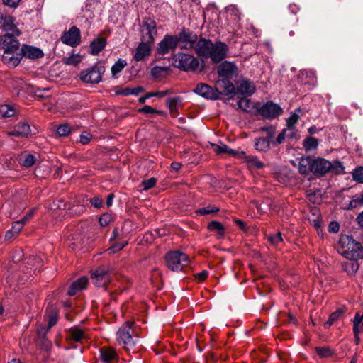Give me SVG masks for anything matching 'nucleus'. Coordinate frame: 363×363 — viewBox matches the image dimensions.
<instances>
[{
    "label": "nucleus",
    "instance_id": "f257e3e1",
    "mask_svg": "<svg viewBox=\"0 0 363 363\" xmlns=\"http://www.w3.org/2000/svg\"><path fill=\"white\" fill-rule=\"evenodd\" d=\"M298 169L301 174L313 173L316 177H322L330 170L336 173L342 172L344 167L339 161H335L332 164L329 160L321 157H303L299 160Z\"/></svg>",
    "mask_w": 363,
    "mask_h": 363
},
{
    "label": "nucleus",
    "instance_id": "f03ea898",
    "mask_svg": "<svg viewBox=\"0 0 363 363\" xmlns=\"http://www.w3.org/2000/svg\"><path fill=\"white\" fill-rule=\"evenodd\" d=\"M228 47L222 42L213 43L211 40L206 38L198 40L195 45L196 54L205 58H210L214 63L222 61L227 55Z\"/></svg>",
    "mask_w": 363,
    "mask_h": 363
},
{
    "label": "nucleus",
    "instance_id": "7ed1b4c3",
    "mask_svg": "<svg viewBox=\"0 0 363 363\" xmlns=\"http://www.w3.org/2000/svg\"><path fill=\"white\" fill-rule=\"evenodd\" d=\"M157 35L156 23L152 19H147L143 23L142 26V40L138 46L134 59L139 62L148 56L150 52V45Z\"/></svg>",
    "mask_w": 363,
    "mask_h": 363
},
{
    "label": "nucleus",
    "instance_id": "20e7f679",
    "mask_svg": "<svg viewBox=\"0 0 363 363\" xmlns=\"http://www.w3.org/2000/svg\"><path fill=\"white\" fill-rule=\"evenodd\" d=\"M337 252L347 259H359L363 257V247L352 237L342 235L340 238Z\"/></svg>",
    "mask_w": 363,
    "mask_h": 363
},
{
    "label": "nucleus",
    "instance_id": "39448f33",
    "mask_svg": "<svg viewBox=\"0 0 363 363\" xmlns=\"http://www.w3.org/2000/svg\"><path fill=\"white\" fill-rule=\"evenodd\" d=\"M172 64L176 68L184 72H201L203 64L194 56L179 52L172 57Z\"/></svg>",
    "mask_w": 363,
    "mask_h": 363
},
{
    "label": "nucleus",
    "instance_id": "423d86ee",
    "mask_svg": "<svg viewBox=\"0 0 363 363\" xmlns=\"http://www.w3.org/2000/svg\"><path fill=\"white\" fill-rule=\"evenodd\" d=\"M117 342L119 345H122L127 351L132 350L137 341V337H133L131 329V323L126 322L124 323L117 332Z\"/></svg>",
    "mask_w": 363,
    "mask_h": 363
},
{
    "label": "nucleus",
    "instance_id": "0eeeda50",
    "mask_svg": "<svg viewBox=\"0 0 363 363\" xmlns=\"http://www.w3.org/2000/svg\"><path fill=\"white\" fill-rule=\"evenodd\" d=\"M167 267L172 271H181L189 264V258L180 251H171L165 255Z\"/></svg>",
    "mask_w": 363,
    "mask_h": 363
},
{
    "label": "nucleus",
    "instance_id": "6e6552de",
    "mask_svg": "<svg viewBox=\"0 0 363 363\" xmlns=\"http://www.w3.org/2000/svg\"><path fill=\"white\" fill-rule=\"evenodd\" d=\"M102 73V68L95 65L82 71L79 77L84 82L97 84L101 80Z\"/></svg>",
    "mask_w": 363,
    "mask_h": 363
},
{
    "label": "nucleus",
    "instance_id": "1a4fd4ad",
    "mask_svg": "<svg viewBox=\"0 0 363 363\" xmlns=\"http://www.w3.org/2000/svg\"><path fill=\"white\" fill-rule=\"evenodd\" d=\"M16 36L10 33L0 35V49L4 51H19L20 43L16 39Z\"/></svg>",
    "mask_w": 363,
    "mask_h": 363
},
{
    "label": "nucleus",
    "instance_id": "9d476101",
    "mask_svg": "<svg viewBox=\"0 0 363 363\" xmlns=\"http://www.w3.org/2000/svg\"><path fill=\"white\" fill-rule=\"evenodd\" d=\"M61 40L64 44L72 47L78 45L81 41L79 29L76 26L71 27L67 31L63 33L61 37Z\"/></svg>",
    "mask_w": 363,
    "mask_h": 363
},
{
    "label": "nucleus",
    "instance_id": "9b49d317",
    "mask_svg": "<svg viewBox=\"0 0 363 363\" xmlns=\"http://www.w3.org/2000/svg\"><path fill=\"white\" fill-rule=\"evenodd\" d=\"M179 43L177 36L165 35L163 40L159 43L157 52L160 55H165L174 50Z\"/></svg>",
    "mask_w": 363,
    "mask_h": 363
},
{
    "label": "nucleus",
    "instance_id": "f8f14e48",
    "mask_svg": "<svg viewBox=\"0 0 363 363\" xmlns=\"http://www.w3.org/2000/svg\"><path fill=\"white\" fill-rule=\"evenodd\" d=\"M91 279L97 286L106 287L111 280L108 269L104 267L96 269L91 274Z\"/></svg>",
    "mask_w": 363,
    "mask_h": 363
},
{
    "label": "nucleus",
    "instance_id": "ddd939ff",
    "mask_svg": "<svg viewBox=\"0 0 363 363\" xmlns=\"http://www.w3.org/2000/svg\"><path fill=\"white\" fill-rule=\"evenodd\" d=\"M194 92L207 99L215 100L218 99L220 92L211 86L206 84H199L194 89Z\"/></svg>",
    "mask_w": 363,
    "mask_h": 363
},
{
    "label": "nucleus",
    "instance_id": "4468645a",
    "mask_svg": "<svg viewBox=\"0 0 363 363\" xmlns=\"http://www.w3.org/2000/svg\"><path fill=\"white\" fill-rule=\"evenodd\" d=\"M259 112L264 118H274L282 113V109L274 103L267 102L261 107Z\"/></svg>",
    "mask_w": 363,
    "mask_h": 363
},
{
    "label": "nucleus",
    "instance_id": "2eb2a0df",
    "mask_svg": "<svg viewBox=\"0 0 363 363\" xmlns=\"http://www.w3.org/2000/svg\"><path fill=\"white\" fill-rule=\"evenodd\" d=\"M22 59L21 50L4 51L2 55V61L9 67H15L20 63Z\"/></svg>",
    "mask_w": 363,
    "mask_h": 363
},
{
    "label": "nucleus",
    "instance_id": "dca6fc26",
    "mask_svg": "<svg viewBox=\"0 0 363 363\" xmlns=\"http://www.w3.org/2000/svg\"><path fill=\"white\" fill-rule=\"evenodd\" d=\"M237 73L236 65L230 62H223L218 67V74L225 79L232 78Z\"/></svg>",
    "mask_w": 363,
    "mask_h": 363
},
{
    "label": "nucleus",
    "instance_id": "f3484780",
    "mask_svg": "<svg viewBox=\"0 0 363 363\" xmlns=\"http://www.w3.org/2000/svg\"><path fill=\"white\" fill-rule=\"evenodd\" d=\"M100 359L104 363H117L118 354L115 348L104 347L100 349Z\"/></svg>",
    "mask_w": 363,
    "mask_h": 363
},
{
    "label": "nucleus",
    "instance_id": "a211bd4d",
    "mask_svg": "<svg viewBox=\"0 0 363 363\" xmlns=\"http://www.w3.org/2000/svg\"><path fill=\"white\" fill-rule=\"evenodd\" d=\"M32 133L34 134L35 132L32 133L30 126L26 122L19 123L15 125L13 130L8 132V135H9L25 138L30 136Z\"/></svg>",
    "mask_w": 363,
    "mask_h": 363
},
{
    "label": "nucleus",
    "instance_id": "6ab92c4d",
    "mask_svg": "<svg viewBox=\"0 0 363 363\" xmlns=\"http://www.w3.org/2000/svg\"><path fill=\"white\" fill-rule=\"evenodd\" d=\"M237 94L250 96L255 91V86L252 82L247 79H241L237 82Z\"/></svg>",
    "mask_w": 363,
    "mask_h": 363
},
{
    "label": "nucleus",
    "instance_id": "aec40b11",
    "mask_svg": "<svg viewBox=\"0 0 363 363\" xmlns=\"http://www.w3.org/2000/svg\"><path fill=\"white\" fill-rule=\"evenodd\" d=\"M179 42L181 41L182 43H184V48H194L195 49V45L197 40V37L196 35H194L191 32L183 30L179 33V35L178 37Z\"/></svg>",
    "mask_w": 363,
    "mask_h": 363
},
{
    "label": "nucleus",
    "instance_id": "412c9836",
    "mask_svg": "<svg viewBox=\"0 0 363 363\" xmlns=\"http://www.w3.org/2000/svg\"><path fill=\"white\" fill-rule=\"evenodd\" d=\"M21 52L22 56L29 59H38L43 56V52L40 48L28 45H23Z\"/></svg>",
    "mask_w": 363,
    "mask_h": 363
},
{
    "label": "nucleus",
    "instance_id": "4be33fe9",
    "mask_svg": "<svg viewBox=\"0 0 363 363\" xmlns=\"http://www.w3.org/2000/svg\"><path fill=\"white\" fill-rule=\"evenodd\" d=\"M0 23L2 24V28L6 33H10V34L14 35H20L21 31L15 26L14 18L13 17L10 16L2 17Z\"/></svg>",
    "mask_w": 363,
    "mask_h": 363
},
{
    "label": "nucleus",
    "instance_id": "5701e85b",
    "mask_svg": "<svg viewBox=\"0 0 363 363\" xmlns=\"http://www.w3.org/2000/svg\"><path fill=\"white\" fill-rule=\"evenodd\" d=\"M212 146L213 147V150L216 154L227 153L232 155L237 158H242V155H245L244 151H239L231 149L223 143L220 145L212 144Z\"/></svg>",
    "mask_w": 363,
    "mask_h": 363
},
{
    "label": "nucleus",
    "instance_id": "b1692460",
    "mask_svg": "<svg viewBox=\"0 0 363 363\" xmlns=\"http://www.w3.org/2000/svg\"><path fill=\"white\" fill-rule=\"evenodd\" d=\"M301 112L300 108H297L293 112L291 116L286 120V126L287 130L291 132V133L288 134V137L293 138L296 136V133H294V127L297 123L298 119L300 118L299 113Z\"/></svg>",
    "mask_w": 363,
    "mask_h": 363
},
{
    "label": "nucleus",
    "instance_id": "393cba45",
    "mask_svg": "<svg viewBox=\"0 0 363 363\" xmlns=\"http://www.w3.org/2000/svg\"><path fill=\"white\" fill-rule=\"evenodd\" d=\"M88 284V279L86 277H82L73 282L68 290L69 296H74L82 289H86Z\"/></svg>",
    "mask_w": 363,
    "mask_h": 363
},
{
    "label": "nucleus",
    "instance_id": "a878e982",
    "mask_svg": "<svg viewBox=\"0 0 363 363\" xmlns=\"http://www.w3.org/2000/svg\"><path fill=\"white\" fill-rule=\"evenodd\" d=\"M106 41L103 38H99L93 40L90 44V53L93 55H98L106 46Z\"/></svg>",
    "mask_w": 363,
    "mask_h": 363
},
{
    "label": "nucleus",
    "instance_id": "bb28decb",
    "mask_svg": "<svg viewBox=\"0 0 363 363\" xmlns=\"http://www.w3.org/2000/svg\"><path fill=\"white\" fill-rule=\"evenodd\" d=\"M69 335L72 340L77 342L86 338L84 331L78 327L71 328L69 330Z\"/></svg>",
    "mask_w": 363,
    "mask_h": 363
},
{
    "label": "nucleus",
    "instance_id": "cd10ccee",
    "mask_svg": "<svg viewBox=\"0 0 363 363\" xmlns=\"http://www.w3.org/2000/svg\"><path fill=\"white\" fill-rule=\"evenodd\" d=\"M343 269L350 275L354 274L359 269L357 259H348L342 263Z\"/></svg>",
    "mask_w": 363,
    "mask_h": 363
},
{
    "label": "nucleus",
    "instance_id": "c85d7f7f",
    "mask_svg": "<svg viewBox=\"0 0 363 363\" xmlns=\"http://www.w3.org/2000/svg\"><path fill=\"white\" fill-rule=\"evenodd\" d=\"M23 227L21 223L18 221L13 222L11 228L6 233L5 238L9 240L16 238L22 230Z\"/></svg>",
    "mask_w": 363,
    "mask_h": 363
},
{
    "label": "nucleus",
    "instance_id": "c756f323",
    "mask_svg": "<svg viewBox=\"0 0 363 363\" xmlns=\"http://www.w3.org/2000/svg\"><path fill=\"white\" fill-rule=\"evenodd\" d=\"M242 159L248 164L250 167H255L256 169H262L264 167V164L259 160L257 157L252 155H242Z\"/></svg>",
    "mask_w": 363,
    "mask_h": 363
},
{
    "label": "nucleus",
    "instance_id": "7c9ffc66",
    "mask_svg": "<svg viewBox=\"0 0 363 363\" xmlns=\"http://www.w3.org/2000/svg\"><path fill=\"white\" fill-rule=\"evenodd\" d=\"M208 229L210 231L216 233L217 235L220 238L225 234V228L218 221H211L208 225Z\"/></svg>",
    "mask_w": 363,
    "mask_h": 363
},
{
    "label": "nucleus",
    "instance_id": "2f4dec72",
    "mask_svg": "<svg viewBox=\"0 0 363 363\" xmlns=\"http://www.w3.org/2000/svg\"><path fill=\"white\" fill-rule=\"evenodd\" d=\"M166 105L171 113H175L177 111L178 107L182 105V99L179 96L168 98Z\"/></svg>",
    "mask_w": 363,
    "mask_h": 363
},
{
    "label": "nucleus",
    "instance_id": "473e14b6",
    "mask_svg": "<svg viewBox=\"0 0 363 363\" xmlns=\"http://www.w3.org/2000/svg\"><path fill=\"white\" fill-rule=\"evenodd\" d=\"M269 138H259L255 141V147L258 151H267L269 149Z\"/></svg>",
    "mask_w": 363,
    "mask_h": 363
},
{
    "label": "nucleus",
    "instance_id": "72a5a7b5",
    "mask_svg": "<svg viewBox=\"0 0 363 363\" xmlns=\"http://www.w3.org/2000/svg\"><path fill=\"white\" fill-rule=\"evenodd\" d=\"M318 140L315 138L308 137L304 140L303 147L307 152L315 150L318 146Z\"/></svg>",
    "mask_w": 363,
    "mask_h": 363
},
{
    "label": "nucleus",
    "instance_id": "f704fd0d",
    "mask_svg": "<svg viewBox=\"0 0 363 363\" xmlns=\"http://www.w3.org/2000/svg\"><path fill=\"white\" fill-rule=\"evenodd\" d=\"M128 242L127 240H117L116 242L113 243L112 245L106 250V252L109 254H115L119 251H121L123 247H125L128 245Z\"/></svg>",
    "mask_w": 363,
    "mask_h": 363
},
{
    "label": "nucleus",
    "instance_id": "c9c22d12",
    "mask_svg": "<svg viewBox=\"0 0 363 363\" xmlns=\"http://www.w3.org/2000/svg\"><path fill=\"white\" fill-rule=\"evenodd\" d=\"M82 60V56L79 54H72L68 57L63 58V62L68 65H77L81 62Z\"/></svg>",
    "mask_w": 363,
    "mask_h": 363
},
{
    "label": "nucleus",
    "instance_id": "e433bc0d",
    "mask_svg": "<svg viewBox=\"0 0 363 363\" xmlns=\"http://www.w3.org/2000/svg\"><path fill=\"white\" fill-rule=\"evenodd\" d=\"M168 94H169L168 90H164V91H155V92H149L145 96L140 97L138 101L140 104H143L145 102V101L147 99L152 97V96L162 98V97H164L165 96H167Z\"/></svg>",
    "mask_w": 363,
    "mask_h": 363
},
{
    "label": "nucleus",
    "instance_id": "4c0bfd02",
    "mask_svg": "<svg viewBox=\"0 0 363 363\" xmlns=\"http://www.w3.org/2000/svg\"><path fill=\"white\" fill-rule=\"evenodd\" d=\"M126 65L127 63L124 60L118 59L111 67L112 74L116 75L120 73Z\"/></svg>",
    "mask_w": 363,
    "mask_h": 363
},
{
    "label": "nucleus",
    "instance_id": "58836bf2",
    "mask_svg": "<svg viewBox=\"0 0 363 363\" xmlns=\"http://www.w3.org/2000/svg\"><path fill=\"white\" fill-rule=\"evenodd\" d=\"M35 161L36 158L33 155L27 154L21 159V164L23 167H30L35 164Z\"/></svg>",
    "mask_w": 363,
    "mask_h": 363
},
{
    "label": "nucleus",
    "instance_id": "ea45409f",
    "mask_svg": "<svg viewBox=\"0 0 363 363\" xmlns=\"http://www.w3.org/2000/svg\"><path fill=\"white\" fill-rule=\"evenodd\" d=\"M223 83L224 84L223 91L227 96H233L237 94V89L234 85L229 81L223 80Z\"/></svg>",
    "mask_w": 363,
    "mask_h": 363
},
{
    "label": "nucleus",
    "instance_id": "a19ab883",
    "mask_svg": "<svg viewBox=\"0 0 363 363\" xmlns=\"http://www.w3.org/2000/svg\"><path fill=\"white\" fill-rule=\"evenodd\" d=\"M238 105L240 108L246 112L250 111L252 108V102L250 99L246 98H243L239 100Z\"/></svg>",
    "mask_w": 363,
    "mask_h": 363
},
{
    "label": "nucleus",
    "instance_id": "79ce46f5",
    "mask_svg": "<svg viewBox=\"0 0 363 363\" xmlns=\"http://www.w3.org/2000/svg\"><path fill=\"white\" fill-rule=\"evenodd\" d=\"M144 91V89L142 86H137L133 88H125L124 89L121 94L124 96H128V95H138L140 93H142Z\"/></svg>",
    "mask_w": 363,
    "mask_h": 363
},
{
    "label": "nucleus",
    "instance_id": "37998d69",
    "mask_svg": "<svg viewBox=\"0 0 363 363\" xmlns=\"http://www.w3.org/2000/svg\"><path fill=\"white\" fill-rule=\"evenodd\" d=\"M15 110L9 105H2L0 106V114L3 117H11L15 114Z\"/></svg>",
    "mask_w": 363,
    "mask_h": 363
},
{
    "label": "nucleus",
    "instance_id": "c03bdc74",
    "mask_svg": "<svg viewBox=\"0 0 363 363\" xmlns=\"http://www.w3.org/2000/svg\"><path fill=\"white\" fill-rule=\"evenodd\" d=\"M315 351L323 358L330 357L333 354L332 350L328 347H317Z\"/></svg>",
    "mask_w": 363,
    "mask_h": 363
},
{
    "label": "nucleus",
    "instance_id": "a18cd8bd",
    "mask_svg": "<svg viewBox=\"0 0 363 363\" xmlns=\"http://www.w3.org/2000/svg\"><path fill=\"white\" fill-rule=\"evenodd\" d=\"M157 182V179L154 177L150 178L148 179L144 180L141 182V186L143 189L147 191L151 188H152Z\"/></svg>",
    "mask_w": 363,
    "mask_h": 363
},
{
    "label": "nucleus",
    "instance_id": "49530a36",
    "mask_svg": "<svg viewBox=\"0 0 363 363\" xmlns=\"http://www.w3.org/2000/svg\"><path fill=\"white\" fill-rule=\"evenodd\" d=\"M361 323V320L359 318V314L357 313H356L354 318L353 320V332L356 336V337L358 339L359 333H360V328L359 325Z\"/></svg>",
    "mask_w": 363,
    "mask_h": 363
},
{
    "label": "nucleus",
    "instance_id": "de8ad7c7",
    "mask_svg": "<svg viewBox=\"0 0 363 363\" xmlns=\"http://www.w3.org/2000/svg\"><path fill=\"white\" fill-rule=\"evenodd\" d=\"M219 211V208L216 206H207L201 208L196 212L201 215H207L211 213H216Z\"/></svg>",
    "mask_w": 363,
    "mask_h": 363
},
{
    "label": "nucleus",
    "instance_id": "09e8293b",
    "mask_svg": "<svg viewBox=\"0 0 363 363\" xmlns=\"http://www.w3.org/2000/svg\"><path fill=\"white\" fill-rule=\"evenodd\" d=\"M70 131L71 128L67 124L60 125L57 128V133L60 136H66Z\"/></svg>",
    "mask_w": 363,
    "mask_h": 363
},
{
    "label": "nucleus",
    "instance_id": "8fccbe9b",
    "mask_svg": "<svg viewBox=\"0 0 363 363\" xmlns=\"http://www.w3.org/2000/svg\"><path fill=\"white\" fill-rule=\"evenodd\" d=\"M352 177L355 181L363 183V167H359L355 169Z\"/></svg>",
    "mask_w": 363,
    "mask_h": 363
},
{
    "label": "nucleus",
    "instance_id": "3c124183",
    "mask_svg": "<svg viewBox=\"0 0 363 363\" xmlns=\"http://www.w3.org/2000/svg\"><path fill=\"white\" fill-rule=\"evenodd\" d=\"M92 138V135L86 131H83L79 137V143L82 145H87Z\"/></svg>",
    "mask_w": 363,
    "mask_h": 363
},
{
    "label": "nucleus",
    "instance_id": "603ef678",
    "mask_svg": "<svg viewBox=\"0 0 363 363\" xmlns=\"http://www.w3.org/2000/svg\"><path fill=\"white\" fill-rule=\"evenodd\" d=\"M269 241L274 245H278L283 241L281 233L278 232L276 234L269 236Z\"/></svg>",
    "mask_w": 363,
    "mask_h": 363
},
{
    "label": "nucleus",
    "instance_id": "864d4df0",
    "mask_svg": "<svg viewBox=\"0 0 363 363\" xmlns=\"http://www.w3.org/2000/svg\"><path fill=\"white\" fill-rule=\"evenodd\" d=\"M112 220V216L108 213L103 214L99 218V223L104 227L108 225Z\"/></svg>",
    "mask_w": 363,
    "mask_h": 363
},
{
    "label": "nucleus",
    "instance_id": "5fc2aeb1",
    "mask_svg": "<svg viewBox=\"0 0 363 363\" xmlns=\"http://www.w3.org/2000/svg\"><path fill=\"white\" fill-rule=\"evenodd\" d=\"M40 347L41 350L45 352H49L52 347V342L47 340L46 337L41 338Z\"/></svg>",
    "mask_w": 363,
    "mask_h": 363
},
{
    "label": "nucleus",
    "instance_id": "6e6d98bb",
    "mask_svg": "<svg viewBox=\"0 0 363 363\" xmlns=\"http://www.w3.org/2000/svg\"><path fill=\"white\" fill-rule=\"evenodd\" d=\"M35 213V208L30 209L21 219L17 220L18 222L21 223L23 226L26 223H27L33 216Z\"/></svg>",
    "mask_w": 363,
    "mask_h": 363
},
{
    "label": "nucleus",
    "instance_id": "4d7b16f0",
    "mask_svg": "<svg viewBox=\"0 0 363 363\" xmlns=\"http://www.w3.org/2000/svg\"><path fill=\"white\" fill-rule=\"evenodd\" d=\"M340 225L337 222L333 221L328 225V231L330 233H336L339 231Z\"/></svg>",
    "mask_w": 363,
    "mask_h": 363
},
{
    "label": "nucleus",
    "instance_id": "13d9d810",
    "mask_svg": "<svg viewBox=\"0 0 363 363\" xmlns=\"http://www.w3.org/2000/svg\"><path fill=\"white\" fill-rule=\"evenodd\" d=\"M50 328H48V326L45 327L43 325H40L37 328V333L40 338H44V337H45L46 333L48 332V330Z\"/></svg>",
    "mask_w": 363,
    "mask_h": 363
},
{
    "label": "nucleus",
    "instance_id": "bf43d9fd",
    "mask_svg": "<svg viewBox=\"0 0 363 363\" xmlns=\"http://www.w3.org/2000/svg\"><path fill=\"white\" fill-rule=\"evenodd\" d=\"M261 130L267 133V136L269 140L273 138L274 134L275 133V129L273 127H262L261 128Z\"/></svg>",
    "mask_w": 363,
    "mask_h": 363
},
{
    "label": "nucleus",
    "instance_id": "052dcab7",
    "mask_svg": "<svg viewBox=\"0 0 363 363\" xmlns=\"http://www.w3.org/2000/svg\"><path fill=\"white\" fill-rule=\"evenodd\" d=\"M90 203L96 208H100L102 206L103 200L99 197H94L90 199Z\"/></svg>",
    "mask_w": 363,
    "mask_h": 363
},
{
    "label": "nucleus",
    "instance_id": "680f3d73",
    "mask_svg": "<svg viewBox=\"0 0 363 363\" xmlns=\"http://www.w3.org/2000/svg\"><path fill=\"white\" fill-rule=\"evenodd\" d=\"M138 111L140 113L150 114L156 113V109L153 108L150 106H145L143 108H140Z\"/></svg>",
    "mask_w": 363,
    "mask_h": 363
},
{
    "label": "nucleus",
    "instance_id": "e2e57ef3",
    "mask_svg": "<svg viewBox=\"0 0 363 363\" xmlns=\"http://www.w3.org/2000/svg\"><path fill=\"white\" fill-rule=\"evenodd\" d=\"M289 131L287 129H284L281 130V132L279 134L278 137L277 138L276 142L277 144H281L284 140L285 138L288 135H286V132Z\"/></svg>",
    "mask_w": 363,
    "mask_h": 363
},
{
    "label": "nucleus",
    "instance_id": "0e129e2a",
    "mask_svg": "<svg viewBox=\"0 0 363 363\" xmlns=\"http://www.w3.org/2000/svg\"><path fill=\"white\" fill-rule=\"evenodd\" d=\"M3 1V3L7 6H9L11 8H16L19 2L21 1V0H2Z\"/></svg>",
    "mask_w": 363,
    "mask_h": 363
},
{
    "label": "nucleus",
    "instance_id": "69168bd1",
    "mask_svg": "<svg viewBox=\"0 0 363 363\" xmlns=\"http://www.w3.org/2000/svg\"><path fill=\"white\" fill-rule=\"evenodd\" d=\"M57 315L56 313H53L52 315H50L49 317L48 325V328H50L52 326H54L57 323Z\"/></svg>",
    "mask_w": 363,
    "mask_h": 363
},
{
    "label": "nucleus",
    "instance_id": "338daca9",
    "mask_svg": "<svg viewBox=\"0 0 363 363\" xmlns=\"http://www.w3.org/2000/svg\"><path fill=\"white\" fill-rule=\"evenodd\" d=\"M357 204L363 205V193L359 197H357V199H353L350 202V206L352 207H356Z\"/></svg>",
    "mask_w": 363,
    "mask_h": 363
},
{
    "label": "nucleus",
    "instance_id": "774afa93",
    "mask_svg": "<svg viewBox=\"0 0 363 363\" xmlns=\"http://www.w3.org/2000/svg\"><path fill=\"white\" fill-rule=\"evenodd\" d=\"M342 314V311L340 309L336 310L335 312L330 314V318L332 320L336 321Z\"/></svg>",
    "mask_w": 363,
    "mask_h": 363
}]
</instances>
